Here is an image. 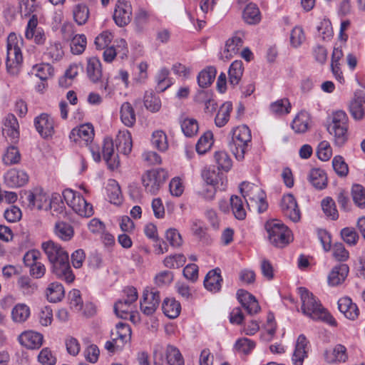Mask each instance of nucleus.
<instances>
[{"mask_svg":"<svg viewBox=\"0 0 365 365\" xmlns=\"http://www.w3.org/2000/svg\"><path fill=\"white\" fill-rule=\"evenodd\" d=\"M41 248L51 264V271L57 278L71 283L75 279L68 259V254L58 244L49 240L41 244Z\"/></svg>","mask_w":365,"mask_h":365,"instance_id":"1","label":"nucleus"},{"mask_svg":"<svg viewBox=\"0 0 365 365\" xmlns=\"http://www.w3.org/2000/svg\"><path fill=\"white\" fill-rule=\"evenodd\" d=\"M302 301V313L313 320H323L336 326V320L322 307L319 300L305 287L298 288Z\"/></svg>","mask_w":365,"mask_h":365,"instance_id":"2","label":"nucleus"},{"mask_svg":"<svg viewBox=\"0 0 365 365\" xmlns=\"http://www.w3.org/2000/svg\"><path fill=\"white\" fill-rule=\"evenodd\" d=\"M348 128L349 118L345 111H334L329 117L327 130L334 137V142L336 146L341 147L347 141Z\"/></svg>","mask_w":365,"mask_h":365,"instance_id":"3","label":"nucleus"},{"mask_svg":"<svg viewBox=\"0 0 365 365\" xmlns=\"http://www.w3.org/2000/svg\"><path fill=\"white\" fill-rule=\"evenodd\" d=\"M23 39L16 34L11 33L7 38V52L6 66L11 75H17L20 71L21 63L23 61L21 46Z\"/></svg>","mask_w":365,"mask_h":365,"instance_id":"4","label":"nucleus"},{"mask_svg":"<svg viewBox=\"0 0 365 365\" xmlns=\"http://www.w3.org/2000/svg\"><path fill=\"white\" fill-rule=\"evenodd\" d=\"M252 140V135L250 128L245 125H240L232 129V140L229 147L236 159H244Z\"/></svg>","mask_w":365,"mask_h":365,"instance_id":"5","label":"nucleus"},{"mask_svg":"<svg viewBox=\"0 0 365 365\" xmlns=\"http://www.w3.org/2000/svg\"><path fill=\"white\" fill-rule=\"evenodd\" d=\"M240 190L248 207L256 206L259 212L267 210L266 194L259 184L242 182L240 185Z\"/></svg>","mask_w":365,"mask_h":365,"instance_id":"6","label":"nucleus"},{"mask_svg":"<svg viewBox=\"0 0 365 365\" xmlns=\"http://www.w3.org/2000/svg\"><path fill=\"white\" fill-rule=\"evenodd\" d=\"M270 243L274 247L282 248L292 240L291 230L278 220H272L265 224Z\"/></svg>","mask_w":365,"mask_h":365,"instance_id":"7","label":"nucleus"},{"mask_svg":"<svg viewBox=\"0 0 365 365\" xmlns=\"http://www.w3.org/2000/svg\"><path fill=\"white\" fill-rule=\"evenodd\" d=\"M168 173L163 168L150 169L145 171L141 176L142 185L145 192L155 195L165 184Z\"/></svg>","mask_w":365,"mask_h":365,"instance_id":"8","label":"nucleus"},{"mask_svg":"<svg viewBox=\"0 0 365 365\" xmlns=\"http://www.w3.org/2000/svg\"><path fill=\"white\" fill-rule=\"evenodd\" d=\"M63 197L66 204L78 215L89 217L93 214L91 204L88 203L79 193L71 189L63 191Z\"/></svg>","mask_w":365,"mask_h":365,"instance_id":"9","label":"nucleus"},{"mask_svg":"<svg viewBox=\"0 0 365 365\" xmlns=\"http://www.w3.org/2000/svg\"><path fill=\"white\" fill-rule=\"evenodd\" d=\"M125 297L118 301L114 305V311L116 315L122 319L130 317L133 319L134 316L132 314L135 308L134 303L138 299V292L133 287H126L124 289Z\"/></svg>","mask_w":365,"mask_h":365,"instance_id":"10","label":"nucleus"},{"mask_svg":"<svg viewBox=\"0 0 365 365\" xmlns=\"http://www.w3.org/2000/svg\"><path fill=\"white\" fill-rule=\"evenodd\" d=\"M160 302V292L154 288L146 287L140 301V309L146 316L153 315Z\"/></svg>","mask_w":365,"mask_h":365,"instance_id":"11","label":"nucleus"},{"mask_svg":"<svg viewBox=\"0 0 365 365\" xmlns=\"http://www.w3.org/2000/svg\"><path fill=\"white\" fill-rule=\"evenodd\" d=\"M94 128L91 123L80 125L71 130L69 139L78 146H88L93 140Z\"/></svg>","mask_w":365,"mask_h":365,"instance_id":"12","label":"nucleus"},{"mask_svg":"<svg viewBox=\"0 0 365 365\" xmlns=\"http://www.w3.org/2000/svg\"><path fill=\"white\" fill-rule=\"evenodd\" d=\"M27 206L33 210H48L50 197L41 187H35L25 192Z\"/></svg>","mask_w":365,"mask_h":365,"instance_id":"13","label":"nucleus"},{"mask_svg":"<svg viewBox=\"0 0 365 365\" xmlns=\"http://www.w3.org/2000/svg\"><path fill=\"white\" fill-rule=\"evenodd\" d=\"M348 110L355 120L364 119L365 115V92L356 90L348 105Z\"/></svg>","mask_w":365,"mask_h":365,"instance_id":"14","label":"nucleus"},{"mask_svg":"<svg viewBox=\"0 0 365 365\" xmlns=\"http://www.w3.org/2000/svg\"><path fill=\"white\" fill-rule=\"evenodd\" d=\"M132 7L127 0H118L113 13V19L118 26L127 25L131 19Z\"/></svg>","mask_w":365,"mask_h":365,"instance_id":"15","label":"nucleus"},{"mask_svg":"<svg viewBox=\"0 0 365 365\" xmlns=\"http://www.w3.org/2000/svg\"><path fill=\"white\" fill-rule=\"evenodd\" d=\"M37 26L38 19L36 15H33L28 21L25 37L29 40L33 39L36 44L42 45L46 40V34L42 28Z\"/></svg>","mask_w":365,"mask_h":365,"instance_id":"16","label":"nucleus"},{"mask_svg":"<svg viewBox=\"0 0 365 365\" xmlns=\"http://www.w3.org/2000/svg\"><path fill=\"white\" fill-rule=\"evenodd\" d=\"M281 209L284 215L292 222H298L301 213L294 197L288 194L284 195L281 201Z\"/></svg>","mask_w":365,"mask_h":365,"instance_id":"17","label":"nucleus"},{"mask_svg":"<svg viewBox=\"0 0 365 365\" xmlns=\"http://www.w3.org/2000/svg\"><path fill=\"white\" fill-rule=\"evenodd\" d=\"M115 46H110L104 48L103 59L106 63H111L118 55L121 59L127 57L128 53V45L123 38L117 41Z\"/></svg>","mask_w":365,"mask_h":365,"instance_id":"18","label":"nucleus"},{"mask_svg":"<svg viewBox=\"0 0 365 365\" xmlns=\"http://www.w3.org/2000/svg\"><path fill=\"white\" fill-rule=\"evenodd\" d=\"M88 78L93 83L101 81L103 76L102 63L97 56H91L86 58L85 67Z\"/></svg>","mask_w":365,"mask_h":365,"instance_id":"19","label":"nucleus"},{"mask_svg":"<svg viewBox=\"0 0 365 365\" xmlns=\"http://www.w3.org/2000/svg\"><path fill=\"white\" fill-rule=\"evenodd\" d=\"M20 344L29 349H37L41 347L43 336L34 331L29 330L22 332L18 337Z\"/></svg>","mask_w":365,"mask_h":365,"instance_id":"20","label":"nucleus"},{"mask_svg":"<svg viewBox=\"0 0 365 365\" xmlns=\"http://www.w3.org/2000/svg\"><path fill=\"white\" fill-rule=\"evenodd\" d=\"M29 175L24 170L10 169L4 175V182L10 187L24 186L29 182Z\"/></svg>","mask_w":365,"mask_h":365,"instance_id":"21","label":"nucleus"},{"mask_svg":"<svg viewBox=\"0 0 365 365\" xmlns=\"http://www.w3.org/2000/svg\"><path fill=\"white\" fill-rule=\"evenodd\" d=\"M34 124L38 133L44 138L51 137L54 133L53 120L47 114L43 113L36 117Z\"/></svg>","mask_w":365,"mask_h":365,"instance_id":"22","label":"nucleus"},{"mask_svg":"<svg viewBox=\"0 0 365 365\" xmlns=\"http://www.w3.org/2000/svg\"><path fill=\"white\" fill-rule=\"evenodd\" d=\"M103 158L106 162L110 170H113L119 165L118 155L115 153L113 141L110 138H106L103 140L102 149Z\"/></svg>","mask_w":365,"mask_h":365,"instance_id":"23","label":"nucleus"},{"mask_svg":"<svg viewBox=\"0 0 365 365\" xmlns=\"http://www.w3.org/2000/svg\"><path fill=\"white\" fill-rule=\"evenodd\" d=\"M312 123V120L310 114L305 110H302L294 118L291 127L295 133L302 134L311 128Z\"/></svg>","mask_w":365,"mask_h":365,"instance_id":"24","label":"nucleus"},{"mask_svg":"<svg viewBox=\"0 0 365 365\" xmlns=\"http://www.w3.org/2000/svg\"><path fill=\"white\" fill-rule=\"evenodd\" d=\"M308 341L304 335L298 336L295 348L292 356L293 365H303L304 359L307 357Z\"/></svg>","mask_w":365,"mask_h":365,"instance_id":"25","label":"nucleus"},{"mask_svg":"<svg viewBox=\"0 0 365 365\" xmlns=\"http://www.w3.org/2000/svg\"><path fill=\"white\" fill-rule=\"evenodd\" d=\"M237 299L250 314H255L260 311V307L256 298L244 289L237 292Z\"/></svg>","mask_w":365,"mask_h":365,"instance_id":"26","label":"nucleus"},{"mask_svg":"<svg viewBox=\"0 0 365 365\" xmlns=\"http://www.w3.org/2000/svg\"><path fill=\"white\" fill-rule=\"evenodd\" d=\"M349 272V266L346 264L334 266L328 275L329 285L335 287L341 284L346 279Z\"/></svg>","mask_w":365,"mask_h":365,"instance_id":"27","label":"nucleus"},{"mask_svg":"<svg viewBox=\"0 0 365 365\" xmlns=\"http://www.w3.org/2000/svg\"><path fill=\"white\" fill-rule=\"evenodd\" d=\"M222 282L221 270L220 268H215L207 274L204 280V286L208 291L216 293L221 289Z\"/></svg>","mask_w":365,"mask_h":365,"instance_id":"28","label":"nucleus"},{"mask_svg":"<svg viewBox=\"0 0 365 365\" xmlns=\"http://www.w3.org/2000/svg\"><path fill=\"white\" fill-rule=\"evenodd\" d=\"M19 123L13 114H8L3 122L2 133L4 135L9 137L12 140L19 138Z\"/></svg>","mask_w":365,"mask_h":365,"instance_id":"29","label":"nucleus"},{"mask_svg":"<svg viewBox=\"0 0 365 365\" xmlns=\"http://www.w3.org/2000/svg\"><path fill=\"white\" fill-rule=\"evenodd\" d=\"M243 44V41L240 34L237 33L227 39L222 53V58L230 59L238 53Z\"/></svg>","mask_w":365,"mask_h":365,"instance_id":"30","label":"nucleus"},{"mask_svg":"<svg viewBox=\"0 0 365 365\" xmlns=\"http://www.w3.org/2000/svg\"><path fill=\"white\" fill-rule=\"evenodd\" d=\"M116 148L118 151L123 155H128L133 147V142L130 133L127 130H120L117 135Z\"/></svg>","mask_w":365,"mask_h":365,"instance_id":"31","label":"nucleus"},{"mask_svg":"<svg viewBox=\"0 0 365 365\" xmlns=\"http://www.w3.org/2000/svg\"><path fill=\"white\" fill-rule=\"evenodd\" d=\"M324 358L329 364L345 362L348 359L346 348L342 344H337L332 350L324 352Z\"/></svg>","mask_w":365,"mask_h":365,"instance_id":"32","label":"nucleus"},{"mask_svg":"<svg viewBox=\"0 0 365 365\" xmlns=\"http://www.w3.org/2000/svg\"><path fill=\"white\" fill-rule=\"evenodd\" d=\"M338 308L344 316L350 319H355L359 315V309L349 297H342L338 301Z\"/></svg>","mask_w":365,"mask_h":365,"instance_id":"33","label":"nucleus"},{"mask_svg":"<svg viewBox=\"0 0 365 365\" xmlns=\"http://www.w3.org/2000/svg\"><path fill=\"white\" fill-rule=\"evenodd\" d=\"M46 299L53 303L58 302L63 299L65 296V290L60 282L50 283L45 291Z\"/></svg>","mask_w":365,"mask_h":365,"instance_id":"34","label":"nucleus"},{"mask_svg":"<svg viewBox=\"0 0 365 365\" xmlns=\"http://www.w3.org/2000/svg\"><path fill=\"white\" fill-rule=\"evenodd\" d=\"M242 18L247 24L256 25L261 21V12L255 4L250 3L244 9Z\"/></svg>","mask_w":365,"mask_h":365,"instance_id":"35","label":"nucleus"},{"mask_svg":"<svg viewBox=\"0 0 365 365\" xmlns=\"http://www.w3.org/2000/svg\"><path fill=\"white\" fill-rule=\"evenodd\" d=\"M232 110V104L230 101L225 102L219 108L215 118V124L218 128L225 126L229 121Z\"/></svg>","mask_w":365,"mask_h":365,"instance_id":"36","label":"nucleus"},{"mask_svg":"<svg viewBox=\"0 0 365 365\" xmlns=\"http://www.w3.org/2000/svg\"><path fill=\"white\" fill-rule=\"evenodd\" d=\"M163 312L170 319H175L181 312L180 303L173 298H166L162 305Z\"/></svg>","mask_w":365,"mask_h":365,"instance_id":"37","label":"nucleus"},{"mask_svg":"<svg viewBox=\"0 0 365 365\" xmlns=\"http://www.w3.org/2000/svg\"><path fill=\"white\" fill-rule=\"evenodd\" d=\"M120 120L127 127H132L136 120L135 113L131 104L125 102L120 107Z\"/></svg>","mask_w":365,"mask_h":365,"instance_id":"38","label":"nucleus"},{"mask_svg":"<svg viewBox=\"0 0 365 365\" xmlns=\"http://www.w3.org/2000/svg\"><path fill=\"white\" fill-rule=\"evenodd\" d=\"M308 178L312 185L317 189H323L327 185V178L325 173L322 169H312Z\"/></svg>","mask_w":365,"mask_h":365,"instance_id":"39","label":"nucleus"},{"mask_svg":"<svg viewBox=\"0 0 365 365\" xmlns=\"http://www.w3.org/2000/svg\"><path fill=\"white\" fill-rule=\"evenodd\" d=\"M143 103L147 110L152 113H156L161 108V101L159 96L152 91H145Z\"/></svg>","mask_w":365,"mask_h":365,"instance_id":"40","label":"nucleus"},{"mask_svg":"<svg viewBox=\"0 0 365 365\" xmlns=\"http://www.w3.org/2000/svg\"><path fill=\"white\" fill-rule=\"evenodd\" d=\"M217 71L213 66H208L202 70L197 76L198 85L202 88L209 86L215 80Z\"/></svg>","mask_w":365,"mask_h":365,"instance_id":"41","label":"nucleus"},{"mask_svg":"<svg viewBox=\"0 0 365 365\" xmlns=\"http://www.w3.org/2000/svg\"><path fill=\"white\" fill-rule=\"evenodd\" d=\"M243 63L241 61H235L230 66L228 71L229 82L232 86L239 83L243 74Z\"/></svg>","mask_w":365,"mask_h":365,"instance_id":"42","label":"nucleus"},{"mask_svg":"<svg viewBox=\"0 0 365 365\" xmlns=\"http://www.w3.org/2000/svg\"><path fill=\"white\" fill-rule=\"evenodd\" d=\"M30 316V309L26 304L19 303L14 306L11 311V317L14 322L22 323L27 320Z\"/></svg>","mask_w":365,"mask_h":365,"instance_id":"43","label":"nucleus"},{"mask_svg":"<svg viewBox=\"0 0 365 365\" xmlns=\"http://www.w3.org/2000/svg\"><path fill=\"white\" fill-rule=\"evenodd\" d=\"M89 15V9L83 4H78L73 9V19L79 26L86 24L88 20Z\"/></svg>","mask_w":365,"mask_h":365,"instance_id":"44","label":"nucleus"},{"mask_svg":"<svg viewBox=\"0 0 365 365\" xmlns=\"http://www.w3.org/2000/svg\"><path fill=\"white\" fill-rule=\"evenodd\" d=\"M151 143L159 151H166L168 148L167 135L161 130L154 131L152 134Z\"/></svg>","mask_w":365,"mask_h":365,"instance_id":"45","label":"nucleus"},{"mask_svg":"<svg viewBox=\"0 0 365 365\" xmlns=\"http://www.w3.org/2000/svg\"><path fill=\"white\" fill-rule=\"evenodd\" d=\"M230 205L236 219L242 220L246 217V210L242 198L237 195L230 197Z\"/></svg>","mask_w":365,"mask_h":365,"instance_id":"46","label":"nucleus"},{"mask_svg":"<svg viewBox=\"0 0 365 365\" xmlns=\"http://www.w3.org/2000/svg\"><path fill=\"white\" fill-rule=\"evenodd\" d=\"M63 195L59 193H53L48 200V209L51 210L53 215L62 214L65 210V205L63 201Z\"/></svg>","mask_w":365,"mask_h":365,"instance_id":"47","label":"nucleus"},{"mask_svg":"<svg viewBox=\"0 0 365 365\" xmlns=\"http://www.w3.org/2000/svg\"><path fill=\"white\" fill-rule=\"evenodd\" d=\"M123 345L131 338V329L127 324L120 322L115 326V333H112Z\"/></svg>","mask_w":365,"mask_h":365,"instance_id":"48","label":"nucleus"},{"mask_svg":"<svg viewBox=\"0 0 365 365\" xmlns=\"http://www.w3.org/2000/svg\"><path fill=\"white\" fill-rule=\"evenodd\" d=\"M31 73L44 81L53 76L54 70L49 63H39L32 66Z\"/></svg>","mask_w":365,"mask_h":365,"instance_id":"49","label":"nucleus"},{"mask_svg":"<svg viewBox=\"0 0 365 365\" xmlns=\"http://www.w3.org/2000/svg\"><path fill=\"white\" fill-rule=\"evenodd\" d=\"M169 74V69L165 67L160 68L158 72L155 76V81L157 83V89L159 91L163 92L171 86L172 81L168 78Z\"/></svg>","mask_w":365,"mask_h":365,"instance_id":"50","label":"nucleus"},{"mask_svg":"<svg viewBox=\"0 0 365 365\" xmlns=\"http://www.w3.org/2000/svg\"><path fill=\"white\" fill-rule=\"evenodd\" d=\"M213 144V134L211 131L205 132L198 140L196 144V150L200 154H205Z\"/></svg>","mask_w":365,"mask_h":365,"instance_id":"51","label":"nucleus"},{"mask_svg":"<svg viewBox=\"0 0 365 365\" xmlns=\"http://www.w3.org/2000/svg\"><path fill=\"white\" fill-rule=\"evenodd\" d=\"M166 360L169 365H184V359L180 351L172 345H168L165 350Z\"/></svg>","mask_w":365,"mask_h":365,"instance_id":"52","label":"nucleus"},{"mask_svg":"<svg viewBox=\"0 0 365 365\" xmlns=\"http://www.w3.org/2000/svg\"><path fill=\"white\" fill-rule=\"evenodd\" d=\"M17 285L23 294L31 296L37 290V285L28 277L22 276L19 278Z\"/></svg>","mask_w":365,"mask_h":365,"instance_id":"53","label":"nucleus"},{"mask_svg":"<svg viewBox=\"0 0 365 365\" xmlns=\"http://www.w3.org/2000/svg\"><path fill=\"white\" fill-rule=\"evenodd\" d=\"M269 109L274 115H286L291 110V104L287 98L279 99L272 103L270 105Z\"/></svg>","mask_w":365,"mask_h":365,"instance_id":"54","label":"nucleus"},{"mask_svg":"<svg viewBox=\"0 0 365 365\" xmlns=\"http://www.w3.org/2000/svg\"><path fill=\"white\" fill-rule=\"evenodd\" d=\"M46 55L53 61L61 60L64 56V51L61 43L51 42L47 47Z\"/></svg>","mask_w":365,"mask_h":365,"instance_id":"55","label":"nucleus"},{"mask_svg":"<svg viewBox=\"0 0 365 365\" xmlns=\"http://www.w3.org/2000/svg\"><path fill=\"white\" fill-rule=\"evenodd\" d=\"M214 158L219 170L228 171L232 168V160L225 151L215 152Z\"/></svg>","mask_w":365,"mask_h":365,"instance_id":"56","label":"nucleus"},{"mask_svg":"<svg viewBox=\"0 0 365 365\" xmlns=\"http://www.w3.org/2000/svg\"><path fill=\"white\" fill-rule=\"evenodd\" d=\"M321 205L324 213L327 217L333 220L338 218L339 213L336 208L335 202L331 197H327L323 199Z\"/></svg>","mask_w":365,"mask_h":365,"instance_id":"57","label":"nucleus"},{"mask_svg":"<svg viewBox=\"0 0 365 365\" xmlns=\"http://www.w3.org/2000/svg\"><path fill=\"white\" fill-rule=\"evenodd\" d=\"M55 233L62 240L68 241L73 237V230L70 225L58 222L55 226Z\"/></svg>","mask_w":365,"mask_h":365,"instance_id":"58","label":"nucleus"},{"mask_svg":"<svg viewBox=\"0 0 365 365\" xmlns=\"http://www.w3.org/2000/svg\"><path fill=\"white\" fill-rule=\"evenodd\" d=\"M290 44L294 48H298L306 40V36L302 26H294L290 33Z\"/></svg>","mask_w":365,"mask_h":365,"instance_id":"59","label":"nucleus"},{"mask_svg":"<svg viewBox=\"0 0 365 365\" xmlns=\"http://www.w3.org/2000/svg\"><path fill=\"white\" fill-rule=\"evenodd\" d=\"M86 44V37L84 34L76 35L71 40V52L76 55L81 54L85 51Z\"/></svg>","mask_w":365,"mask_h":365,"instance_id":"60","label":"nucleus"},{"mask_svg":"<svg viewBox=\"0 0 365 365\" xmlns=\"http://www.w3.org/2000/svg\"><path fill=\"white\" fill-rule=\"evenodd\" d=\"M181 129L185 136L192 137L199 129L197 121L193 118H185L181 123Z\"/></svg>","mask_w":365,"mask_h":365,"instance_id":"61","label":"nucleus"},{"mask_svg":"<svg viewBox=\"0 0 365 365\" xmlns=\"http://www.w3.org/2000/svg\"><path fill=\"white\" fill-rule=\"evenodd\" d=\"M185 262L186 258L183 255L176 254L166 257L163 260V264L169 269H178L182 267Z\"/></svg>","mask_w":365,"mask_h":365,"instance_id":"62","label":"nucleus"},{"mask_svg":"<svg viewBox=\"0 0 365 365\" xmlns=\"http://www.w3.org/2000/svg\"><path fill=\"white\" fill-rule=\"evenodd\" d=\"M354 202L360 208L365 207V190L360 185H354L351 189Z\"/></svg>","mask_w":365,"mask_h":365,"instance_id":"63","label":"nucleus"},{"mask_svg":"<svg viewBox=\"0 0 365 365\" xmlns=\"http://www.w3.org/2000/svg\"><path fill=\"white\" fill-rule=\"evenodd\" d=\"M56 361V355L48 348H43L38 355V361L41 365H55Z\"/></svg>","mask_w":365,"mask_h":365,"instance_id":"64","label":"nucleus"}]
</instances>
